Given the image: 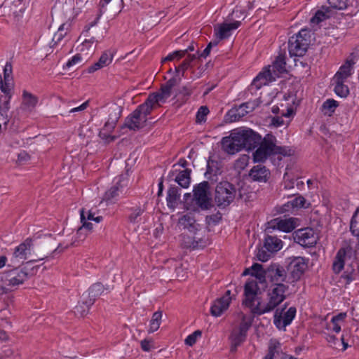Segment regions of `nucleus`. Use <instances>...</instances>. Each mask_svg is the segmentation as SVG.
<instances>
[{
	"instance_id": "nucleus-1",
	"label": "nucleus",
	"mask_w": 359,
	"mask_h": 359,
	"mask_svg": "<svg viewBox=\"0 0 359 359\" xmlns=\"http://www.w3.org/2000/svg\"><path fill=\"white\" fill-rule=\"evenodd\" d=\"M287 290L288 286L283 283H275L267 294V302H258L252 309V313L260 316L272 311L286 299L285 292Z\"/></svg>"
},
{
	"instance_id": "nucleus-2",
	"label": "nucleus",
	"mask_w": 359,
	"mask_h": 359,
	"mask_svg": "<svg viewBox=\"0 0 359 359\" xmlns=\"http://www.w3.org/2000/svg\"><path fill=\"white\" fill-rule=\"evenodd\" d=\"M16 266L11 265L12 269L0 273V288L3 292L6 293L8 290L23 284L31 277L25 267L20 268Z\"/></svg>"
},
{
	"instance_id": "nucleus-3",
	"label": "nucleus",
	"mask_w": 359,
	"mask_h": 359,
	"mask_svg": "<svg viewBox=\"0 0 359 359\" xmlns=\"http://www.w3.org/2000/svg\"><path fill=\"white\" fill-rule=\"evenodd\" d=\"M311 32L301 29L298 34L291 36L288 41V50L290 56L302 57L305 55L311 42Z\"/></svg>"
},
{
	"instance_id": "nucleus-4",
	"label": "nucleus",
	"mask_w": 359,
	"mask_h": 359,
	"mask_svg": "<svg viewBox=\"0 0 359 359\" xmlns=\"http://www.w3.org/2000/svg\"><path fill=\"white\" fill-rule=\"evenodd\" d=\"M237 190L234 184L228 181L219 182L215 187V201L219 208L229 206L236 198Z\"/></svg>"
},
{
	"instance_id": "nucleus-5",
	"label": "nucleus",
	"mask_w": 359,
	"mask_h": 359,
	"mask_svg": "<svg viewBox=\"0 0 359 359\" xmlns=\"http://www.w3.org/2000/svg\"><path fill=\"white\" fill-rule=\"evenodd\" d=\"M193 199L196 204L202 210H210L212 206L210 194V184L207 181H203L194 187Z\"/></svg>"
},
{
	"instance_id": "nucleus-6",
	"label": "nucleus",
	"mask_w": 359,
	"mask_h": 359,
	"mask_svg": "<svg viewBox=\"0 0 359 359\" xmlns=\"http://www.w3.org/2000/svg\"><path fill=\"white\" fill-rule=\"evenodd\" d=\"M276 138L272 134H267L263 140L257 150L253 153V160L255 162H264L269 156L273 154V149Z\"/></svg>"
},
{
	"instance_id": "nucleus-7",
	"label": "nucleus",
	"mask_w": 359,
	"mask_h": 359,
	"mask_svg": "<svg viewBox=\"0 0 359 359\" xmlns=\"http://www.w3.org/2000/svg\"><path fill=\"white\" fill-rule=\"evenodd\" d=\"M32 254H34L33 240L28 238L14 249L11 263L8 264V266L19 265L20 263H23Z\"/></svg>"
},
{
	"instance_id": "nucleus-8",
	"label": "nucleus",
	"mask_w": 359,
	"mask_h": 359,
	"mask_svg": "<svg viewBox=\"0 0 359 359\" xmlns=\"http://www.w3.org/2000/svg\"><path fill=\"white\" fill-rule=\"evenodd\" d=\"M357 251L355 250L350 242H344L343 245L337 252L334 260L332 264V270L334 273H339L344 267L345 259L356 257Z\"/></svg>"
},
{
	"instance_id": "nucleus-9",
	"label": "nucleus",
	"mask_w": 359,
	"mask_h": 359,
	"mask_svg": "<svg viewBox=\"0 0 359 359\" xmlns=\"http://www.w3.org/2000/svg\"><path fill=\"white\" fill-rule=\"evenodd\" d=\"M308 259L302 257L290 258L287 269L289 274V280L291 283L298 281L304 273L308 267Z\"/></svg>"
},
{
	"instance_id": "nucleus-10",
	"label": "nucleus",
	"mask_w": 359,
	"mask_h": 359,
	"mask_svg": "<svg viewBox=\"0 0 359 359\" xmlns=\"http://www.w3.org/2000/svg\"><path fill=\"white\" fill-rule=\"evenodd\" d=\"M251 325L252 322L248 320L246 316L243 315L240 324L233 328L229 336V339L233 343L235 348H237L238 346L245 341L248 331Z\"/></svg>"
},
{
	"instance_id": "nucleus-11",
	"label": "nucleus",
	"mask_w": 359,
	"mask_h": 359,
	"mask_svg": "<svg viewBox=\"0 0 359 359\" xmlns=\"http://www.w3.org/2000/svg\"><path fill=\"white\" fill-rule=\"evenodd\" d=\"M288 304L285 303L282 309H276L273 316V323L279 330H285L289 325L296 315V308L290 307L286 312L283 313V311L287 307Z\"/></svg>"
},
{
	"instance_id": "nucleus-12",
	"label": "nucleus",
	"mask_w": 359,
	"mask_h": 359,
	"mask_svg": "<svg viewBox=\"0 0 359 359\" xmlns=\"http://www.w3.org/2000/svg\"><path fill=\"white\" fill-rule=\"evenodd\" d=\"M13 67L11 62H7L4 68V111L10 109V100L13 95V90L14 88V83L12 76Z\"/></svg>"
},
{
	"instance_id": "nucleus-13",
	"label": "nucleus",
	"mask_w": 359,
	"mask_h": 359,
	"mask_svg": "<svg viewBox=\"0 0 359 359\" xmlns=\"http://www.w3.org/2000/svg\"><path fill=\"white\" fill-rule=\"evenodd\" d=\"M259 287L257 282L255 280H248L244 286V295L245 299L243 301V304L250 308L252 312V309L256 306L257 303L260 302L257 297Z\"/></svg>"
},
{
	"instance_id": "nucleus-14",
	"label": "nucleus",
	"mask_w": 359,
	"mask_h": 359,
	"mask_svg": "<svg viewBox=\"0 0 359 359\" xmlns=\"http://www.w3.org/2000/svg\"><path fill=\"white\" fill-rule=\"evenodd\" d=\"M294 239L304 248L313 247L317 243V236L311 228L298 229L294 232Z\"/></svg>"
},
{
	"instance_id": "nucleus-15",
	"label": "nucleus",
	"mask_w": 359,
	"mask_h": 359,
	"mask_svg": "<svg viewBox=\"0 0 359 359\" xmlns=\"http://www.w3.org/2000/svg\"><path fill=\"white\" fill-rule=\"evenodd\" d=\"M266 276L270 278L271 281L276 283H291L289 280L288 271H285L283 266L278 264H271L265 272Z\"/></svg>"
},
{
	"instance_id": "nucleus-16",
	"label": "nucleus",
	"mask_w": 359,
	"mask_h": 359,
	"mask_svg": "<svg viewBox=\"0 0 359 359\" xmlns=\"http://www.w3.org/2000/svg\"><path fill=\"white\" fill-rule=\"evenodd\" d=\"M158 107H159L158 99L150 94L145 102L139 105L135 110V114H140L142 117L146 118V121H147V116L151 114L154 109Z\"/></svg>"
},
{
	"instance_id": "nucleus-17",
	"label": "nucleus",
	"mask_w": 359,
	"mask_h": 359,
	"mask_svg": "<svg viewBox=\"0 0 359 359\" xmlns=\"http://www.w3.org/2000/svg\"><path fill=\"white\" fill-rule=\"evenodd\" d=\"M270 175V170L262 165L253 166L249 172V177L252 181L257 182H266Z\"/></svg>"
},
{
	"instance_id": "nucleus-18",
	"label": "nucleus",
	"mask_w": 359,
	"mask_h": 359,
	"mask_svg": "<svg viewBox=\"0 0 359 359\" xmlns=\"http://www.w3.org/2000/svg\"><path fill=\"white\" fill-rule=\"evenodd\" d=\"M243 145L246 150H252L261 143L262 137L251 129L243 130Z\"/></svg>"
},
{
	"instance_id": "nucleus-19",
	"label": "nucleus",
	"mask_w": 359,
	"mask_h": 359,
	"mask_svg": "<svg viewBox=\"0 0 359 359\" xmlns=\"http://www.w3.org/2000/svg\"><path fill=\"white\" fill-rule=\"evenodd\" d=\"M176 172L177 170L170 172L168 176V179L170 180H175L180 187L183 188H187L189 186L191 182V170L186 168L180 171L177 174H176Z\"/></svg>"
},
{
	"instance_id": "nucleus-20",
	"label": "nucleus",
	"mask_w": 359,
	"mask_h": 359,
	"mask_svg": "<svg viewBox=\"0 0 359 359\" xmlns=\"http://www.w3.org/2000/svg\"><path fill=\"white\" fill-rule=\"evenodd\" d=\"M146 118L140 114H135V111L125 119L124 127L131 130H138L146 126Z\"/></svg>"
},
{
	"instance_id": "nucleus-21",
	"label": "nucleus",
	"mask_w": 359,
	"mask_h": 359,
	"mask_svg": "<svg viewBox=\"0 0 359 359\" xmlns=\"http://www.w3.org/2000/svg\"><path fill=\"white\" fill-rule=\"evenodd\" d=\"M241 25L240 21H235L231 23L224 22L215 28L216 36L219 39H224L231 35V31L237 29Z\"/></svg>"
},
{
	"instance_id": "nucleus-22",
	"label": "nucleus",
	"mask_w": 359,
	"mask_h": 359,
	"mask_svg": "<svg viewBox=\"0 0 359 359\" xmlns=\"http://www.w3.org/2000/svg\"><path fill=\"white\" fill-rule=\"evenodd\" d=\"M355 64L353 59H348L345 63L341 65L339 69L334 76L332 81H343L346 80L351 76L353 66Z\"/></svg>"
},
{
	"instance_id": "nucleus-23",
	"label": "nucleus",
	"mask_w": 359,
	"mask_h": 359,
	"mask_svg": "<svg viewBox=\"0 0 359 359\" xmlns=\"http://www.w3.org/2000/svg\"><path fill=\"white\" fill-rule=\"evenodd\" d=\"M122 179H123V177L122 175L119 176L118 180L116 182V184L105 192L103 200L106 201H112L113 200L116 199L120 194L123 193L124 185L122 184Z\"/></svg>"
},
{
	"instance_id": "nucleus-24",
	"label": "nucleus",
	"mask_w": 359,
	"mask_h": 359,
	"mask_svg": "<svg viewBox=\"0 0 359 359\" xmlns=\"http://www.w3.org/2000/svg\"><path fill=\"white\" fill-rule=\"evenodd\" d=\"M104 287L101 283H96L93 284L87 292L83 295L88 300L89 304H93L97 298H98L104 292Z\"/></svg>"
},
{
	"instance_id": "nucleus-25",
	"label": "nucleus",
	"mask_w": 359,
	"mask_h": 359,
	"mask_svg": "<svg viewBox=\"0 0 359 359\" xmlns=\"http://www.w3.org/2000/svg\"><path fill=\"white\" fill-rule=\"evenodd\" d=\"M296 219L288 218V219H275L273 222V227H276L278 230L284 232H290L296 227Z\"/></svg>"
},
{
	"instance_id": "nucleus-26",
	"label": "nucleus",
	"mask_w": 359,
	"mask_h": 359,
	"mask_svg": "<svg viewBox=\"0 0 359 359\" xmlns=\"http://www.w3.org/2000/svg\"><path fill=\"white\" fill-rule=\"evenodd\" d=\"M228 299L221 297L216 299L210 308V313L212 316L218 317L229 308Z\"/></svg>"
},
{
	"instance_id": "nucleus-27",
	"label": "nucleus",
	"mask_w": 359,
	"mask_h": 359,
	"mask_svg": "<svg viewBox=\"0 0 359 359\" xmlns=\"http://www.w3.org/2000/svg\"><path fill=\"white\" fill-rule=\"evenodd\" d=\"M341 279L343 280L345 285H348L355 280H359V266H357L356 268H354L351 265L347 266L346 269L341 275Z\"/></svg>"
},
{
	"instance_id": "nucleus-28",
	"label": "nucleus",
	"mask_w": 359,
	"mask_h": 359,
	"mask_svg": "<svg viewBox=\"0 0 359 359\" xmlns=\"http://www.w3.org/2000/svg\"><path fill=\"white\" fill-rule=\"evenodd\" d=\"M283 247V242L276 236H267L264 242V248L272 253L280 250Z\"/></svg>"
},
{
	"instance_id": "nucleus-29",
	"label": "nucleus",
	"mask_w": 359,
	"mask_h": 359,
	"mask_svg": "<svg viewBox=\"0 0 359 359\" xmlns=\"http://www.w3.org/2000/svg\"><path fill=\"white\" fill-rule=\"evenodd\" d=\"M182 245L185 248L196 249L198 248H203L205 245V242L199 238H191L189 236L183 235Z\"/></svg>"
},
{
	"instance_id": "nucleus-30",
	"label": "nucleus",
	"mask_w": 359,
	"mask_h": 359,
	"mask_svg": "<svg viewBox=\"0 0 359 359\" xmlns=\"http://www.w3.org/2000/svg\"><path fill=\"white\" fill-rule=\"evenodd\" d=\"M179 224L184 229H187L190 232L195 233L199 225L196 224V219L189 214L183 215L179 219Z\"/></svg>"
},
{
	"instance_id": "nucleus-31",
	"label": "nucleus",
	"mask_w": 359,
	"mask_h": 359,
	"mask_svg": "<svg viewBox=\"0 0 359 359\" xmlns=\"http://www.w3.org/2000/svg\"><path fill=\"white\" fill-rule=\"evenodd\" d=\"M22 97V109L30 111L36 107L38 102V98L36 96L27 92V90H23Z\"/></svg>"
},
{
	"instance_id": "nucleus-32",
	"label": "nucleus",
	"mask_w": 359,
	"mask_h": 359,
	"mask_svg": "<svg viewBox=\"0 0 359 359\" xmlns=\"http://www.w3.org/2000/svg\"><path fill=\"white\" fill-rule=\"evenodd\" d=\"M180 189L176 187H171L168 191L166 198L167 205L168 208L175 209L178 204L180 198Z\"/></svg>"
},
{
	"instance_id": "nucleus-33",
	"label": "nucleus",
	"mask_w": 359,
	"mask_h": 359,
	"mask_svg": "<svg viewBox=\"0 0 359 359\" xmlns=\"http://www.w3.org/2000/svg\"><path fill=\"white\" fill-rule=\"evenodd\" d=\"M273 76L270 69H266L260 72L256 78L253 80L252 84L256 86L257 89L260 88L262 86L266 85L269 81H271Z\"/></svg>"
},
{
	"instance_id": "nucleus-34",
	"label": "nucleus",
	"mask_w": 359,
	"mask_h": 359,
	"mask_svg": "<svg viewBox=\"0 0 359 359\" xmlns=\"http://www.w3.org/2000/svg\"><path fill=\"white\" fill-rule=\"evenodd\" d=\"M267 354L275 359L282 354L281 344L276 339H271L269 342Z\"/></svg>"
},
{
	"instance_id": "nucleus-35",
	"label": "nucleus",
	"mask_w": 359,
	"mask_h": 359,
	"mask_svg": "<svg viewBox=\"0 0 359 359\" xmlns=\"http://www.w3.org/2000/svg\"><path fill=\"white\" fill-rule=\"evenodd\" d=\"M88 302V300L82 294L81 301L74 309V313L76 316L83 317L87 315L90 306L93 305L89 304Z\"/></svg>"
},
{
	"instance_id": "nucleus-36",
	"label": "nucleus",
	"mask_w": 359,
	"mask_h": 359,
	"mask_svg": "<svg viewBox=\"0 0 359 359\" xmlns=\"http://www.w3.org/2000/svg\"><path fill=\"white\" fill-rule=\"evenodd\" d=\"M265 272L266 271L263 270L262 266L256 263L254 264L250 269H246L243 271V275L245 276L250 273L261 281L266 276Z\"/></svg>"
},
{
	"instance_id": "nucleus-37",
	"label": "nucleus",
	"mask_w": 359,
	"mask_h": 359,
	"mask_svg": "<svg viewBox=\"0 0 359 359\" xmlns=\"http://www.w3.org/2000/svg\"><path fill=\"white\" fill-rule=\"evenodd\" d=\"M306 199L302 196H299L292 200L288 201L286 204L284 205V210L288 211L290 210V208H309V205H306ZM308 205H310L309 203Z\"/></svg>"
},
{
	"instance_id": "nucleus-38",
	"label": "nucleus",
	"mask_w": 359,
	"mask_h": 359,
	"mask_svg": "<svg viewBox=\"0 0 359 359\" xmlns=\"http://www.w3.org/2000/svg\"><path fill=\"white\" fill-rule=\"evenodd\" d=\"M222 149L229 154H234L239 151L236 147V144H235L230 136L222 138Z\"/></svg>"
},
{
	"instance_id": "nucleus-39",
	"label": "nucleus",
	"mask_w": 359,
	"mask_h": 359,
	"mask_svg": "<svg viewBox=\"0 0 359 359\" xmlns=\"http://www.w3.org/2000/svg\"><path fill=\"white\" fill-rule=\"evenodd\" d=\"M171 88L165 83L162 84L159 92L152 93L153 96H155L158 99V102H164L171 95Z\"/></svg>"
},
{
	"instance_id": "nucleus-40",
	"label": "nucleus",
	"mask_w": 359,
	"mask_h": 359,
	"mask_svg": "<svg viewBox=\"0 0 359 359\" xmlns=\"http://www.w3.org/2000/svg\"><path fill=\"white\" fill-rule=\"evenodd\" d=\"M196 59L195 54H189L186 59L178 66L175 67L177 74L182 72V76H184L185 71L191 67L192 62Z\"/></svg>"
},
{
	"instance_id": "nucleus-41",
	"label": "nucleus",
	"mask_w": 359,
	"mask_h": 359,
	"mask_svg": "<svg viewBox=\"0 0 359 359\" xmlns=\"http://www.w3.org/2000/svg\"><path fill=\"white\" fill-rule=\"evenodd\" d=\"M334 84V91L339 97L345 98L349 95V88L343 81H333Z\"/></svg>"
},
{
	"instance_id": "nucleus-42",
	"label": "nucleus",
	"mask_w": 359,
	"mask_h": 359,
	"mask_svg": "<svg viewBox=\"0 0 359 359\" xmlns=\"http://www.w3.org/2000/svg\"><path fill=\"white\" fill-rule=\"evenodd\" d=\"M162 311H158L153 313L151 319L150 320L149 329L148 332L149 333L157 331L161 323Z\"/></svg>"
},
{
	"instance_id": "nucleus-43",
	"label": "nucleus",
	"mask_w": 359,
	"mask_h": 359,
	"mask_svg": "<svg viewBox=\"0 0 359 359\" xmlns=\"http://www.w3.org/2000/svg\"><path fill=\"white\" fill-rule=\"evenodd\" d=\"M118 110V108L116 107L114 109V116L111 117V114H110V117L108 121L105 123L102 131L100 132V136L103 134V131H106L107 133H111L113 129L115 128L116 122L118 119V116L116 114V111Z\"/></svg>"
},
{
	"instance_id": "nucleus-44",
	"label": "nucleus",
	"mask_w": 359,
	"mask_h": 359,
	"mask_svg": "<svg viewBox=\"0 0 359 359\" xmlns=\"http://www.w3.org/2000/svg\"><path fill=\"white\" fill-rule=\"evenodd\" d=\"M285 56L284 54H279L273 62V69L278 73L286 72Z\"/></svg>"
},
{
	"instance_id": "nucleus-45",
	"label": "nucleus",
	"mask_w": 359,
	"mask_h": 359,
	"mask_svg": "<svg viewBox=\"0 0 359 359\" xmlns=\"http://www.w3.org/2000/svg\"><path fill=\"white\" fill-rule=\"evenodd\" d=\"M350 230L353 236L359 238V207L356 209L351 218Z\"/></svg>"
},
{
	"instance_id": "nucleus-46",
	"label": "nucleus",
	"mask_w": 359,
	"mask_h": 359,
	"mask_svg": "<svg viewBox=\"0 0 359 359\" xmlns=\"http://www.w3.org/2000/svg\"><path fill=\"white\" fill-rule=\"evenodd\" d=\"M338 106L339 103L337 101L334 99H328L323 104V111L325 114H329L330 116Z\"/></svg>"
},
{
	"instance_id": "nucleus-47",
	"label": "nucleus",
	"mask_w": 359,
	"mask_h": 359,
	"mask_svg": "<svg viewBox=\"0 0 359 359\" xmlns=\"http://www.w3.org/2000/svg\"><path fill=\"white\" fill-rule=\"evenodd\" d=\"M243 130L233 132L230 135L232 140L235 142V144H236V147L239 151L244 149L243 145H245V144L243 143Z\"/></svg>"
},
{
	"instance_id": "nucleus-48",
	"label": "nucleus",
	"mask_w": 359,
	"mask_h": 359,
	"mask_svg": "<svg viewBox=\"0 0 359 359\" xmlns=\"http://www.w3.org/2000/svg\"><path fill=\"white\" fill-rule=\"evenodd\" d=\"M143 212L144 210H142L140 207L132 209V212L128 216L129 222L133 224L140 222L141 220L140 216L142 215Z\"/></svg>"
},
{
	"instance_id": "nucleus-49",
	"label": "nucleus",
	"mask_w": 359,
	"mask_h": 359,
	"mask_svg": "<svg viewBox=\"0 0 359 359\" xmlns=\"http://www.w3.org/2000/svg\"><path fill=\"white\" fill-rule=\"evenodd\" d=\"M330 7L334 9L343 10L347 8L348 0H328Z\"/></svg>"
},
{
	"instance_id": "nucleus-50",
	"label": "nucleus",
	"mask_w": 359,
	"mask_h": 359,
	"mask_svg": "<svg viewBox=\"0 0 359 359\" xmlns=\"http://www.w3.org/2000/svg\"><path fill=\"white\" fill-rule=\"evenodd\" d=\"M113 59V53L110 51L104 52L97 61L102 67L109 65Z\"/></svg>"
},
{
	"instance_id": "nucleus-51",
	"label": "nucleus",
	"mask_w": 359,
	"mask_h": 359,
	"mask_svg": "<svg viewBox=\"0 0 359 359\" xmlns=\"http://www.w3.org/2000/svg\"><path fill=\"white\" fill-rule=\"evenodd\" d=\"M202 335V332L199 330L194 331L192 334L187 336L185 339V344L192 346L194 345L198 339V338L201 337Z\"/></svg>"
},
{
	"instance_id": "nucleus-52",
	"label": "nucleus",
	"mask_w": 359,
	"mask_h": 359,
	"mask_svg": "<svg viewBox=\"0 0 359 359\" xmlns=\"http://www.w3.org/2000/svg\"><path fill=\"white\" fill-rule=\"evenodd\" d=\"M293 151L289 147H280L275 144L273 154H281L284 156L292 155Z\"/></svg>"
},
{
	"instance_id": "nucleus-53",
	"label": "nucleus",
	"mask_w": 359,
	"mask_h": 359,
	"mask_svg": "<svg viewBox=\"0 0 359 359\" xmlns=\"http://www.w3.org/2000/svg\"><path fill=\"white\" fill-rule=\"evenodd\" d=\"M255 108V102H245L242 104L240 107L239 110L241 111V113L238 114L239 116H244L245 114H248L251 111H252Z\"/></svg>"
},
{
	"instance_id": "nucleus-54",
	"label": "nucleus",
	"mask_w": 359,
	"mask_h": 359,
	"mask_svg": "<svg viewBox=\"0 0 359 359\" xmlns=\"http://www.w3.org/2000/svg\"><path fill=\"white\" fill-rule=\"evenodd\" d=\"M272 254L273 253L271 252L268 251L263 246L261 249L258 250L257 257L258 260L264 262L268 261Z\"/></svg>"
},
{
	"instance_id": "nucleus-55",
	"label": "nucleus",
	"mask_w": 359,
	"mask_h": 359,
	"mask_svg": "<svg viewBox=\"0 0 359 359\" xmlns=\"http://www.w3.org/2000/svg\"><path fill=\"white\" fill-rule=\"evenodd\" d=\"M209 113V109L206 106H201L196 114V121L201 123L205 121V117Z\"/></svg>"
},
{
	"instance_id": "nucleus-56",
	"label": "nucleus",
	"mask_w": 359,
	"mask_h": 359,
	"mask_svg": "<svg viewBox=\"0 0 359 359\" xmlns=\"http://www.w3.org/2000/svg\"><path fill=\"white\" fill-rule=\"evenodd\" d=\"M65 25V24L61 25L57 32L54 34L53 41L55 43V44L60 41L66 34V32L64 30Z\"/></svg>"
},
{
	"instance_id": "nucleus-57",
	"label": "nucleus",
	"mask_w": 359,
	"mask_h": 359,
	"mask_svg": "<svg viewBox=\"0 0 359 359\" xmlns=\"http://www.w3.org/2000/svg\"><path fill=\"white\" fill-rule=\"evenodd\" d=\"M81 222L82 223V227L85 228V231L89 232L93 229V224L86 221V218L84 215V210H81Z\"/></svg>"
},
{
	"instance_id": "nucleus-58",
	"label": "nucleus",
	"mask_w": 359,
	"mask_h": 359,
	"mask_svg": "<svg viewBox=\"0 0 359 359\" xmlns=\"http://www.w3.org/2000/svg\"><path fill=\"white\" fill-rule=\"evenodd\" d=\"M325 17H326V15L323 12H322L320 11H318L316 13L315 15L311 18V22L318 24L319 22L324 20L325 19Z\"/></svg>"
},
{
	"instance_id": "nucleus-59",
	"label": "nucleus",
	"mask_w": 359,
	"mask_h": 359,
	"mask_svg": "<svg viewBox=\"0 0 359 359\" xmlns=\"http://www.w3.org/2000/svg\"><path fill=\"white\" fill-rule=\"evenodd\" d=\"M111 0H100L99 5H98V9L99 13L97 14V18H100L102 15H103L106 11L107 8L106 6Z\"/></svg>"
},
{
	"instance_id": "nucleus-60",
	"label": "nucleus",
	"mask_w": 359,
	"mask_h": 359,
	"mask_svg": "<svg viewBox=\"0 0 359 359\" xmlns=\"http://www.w3.org/2000/svg\"><path fill=\"white\" fill-rule=\"evenodd\" d=\"M222 214L220 212H217L216 214L207 217V220L209 224H217L222 219Z\"/></svg>"
},
{
	"instance_id": "nucleus-61",
	"label": "nucleus",
	"mask_w": 359,
	"mask_h": 359,
	"mask_svg": "<svg viewBox=\"0 0 359 359\" xmlns=\"http://www.w3.org/2000/svg\"><path fill=\"white\" fill-rule=\"evenodd\" d=\"M88 233L85 231L84 227L80 226L76 231V240L79 241H83L86 238Z\"/></svg>"
},
{
	"instance_id": "nucleus-62",
	"label": "nucleus",
	"mask_w": 359,
	"mask_h": 359,
	"mask_svg": "<svg viewBox=\"0 0 359 359\" xmlns=\"http://www.w3.org/2000/svg\"><path fill=\"white\" fill-rule=\"evenodd\" d=\"M81 60V57L80 54H76L74 56L72 57V59L69 60L66 63L65 67L67 68L71 67L72 66L76 65Z\"/></svg>"
},
{
	"instance_id": "nucleus-63",
	"label": "nucleus",
	"mask_w": 359,
	"mask_h": 359,
	"mask_svg": "<svg viewBox=\"0 0 359 359\" xmlns=\"http://www.w3.org/2000/svg\"><path fill=\"white\" fill-rule=\"evenodd\" d=\"M217 43L215 42H210L206 48L203 50V51L200 54L198 57H206L208 55H209L211 48L213 46H217Z\"/></svg>"
},
{
	"instance_id": "nucleus-64",
	"label": "nucleus",
	"mask_w": 359,
	"mask_h": 359,
	"mask_svg": "<svg viewBox=\"0 0 359 359\" xmlns=\"http://www.w3.org/2000/svg\"><path fill=\"white\" fill-rule=\"evenodd\" d=\"M151 340L144 339L141 341V348L144 351H149L151 350Z\"/></svg>"
}]
</instances>
